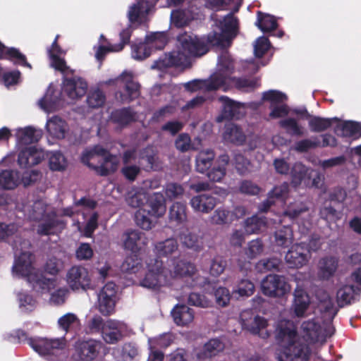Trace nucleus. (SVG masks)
<instances>
[{"instance_id":"f257e3e1","label":"nucleus","mask_w":361,"mask_h":361,"mask_svg":"<svg viewBox=\"0 0 361 361\" xmlns=\"http://www.w3.org/2000/svg\"><path fill=\"white\" fill-rule=\"evenodd\" d=\"M317 298L319 311L325 318L322 324V319L317 317L304 321L300 325L299 336L292 322L278 321L276 326V338L279 345L278 361H307L311 353L308 345H322L334 334L331 322L336 314V310L333 300L326 292L317 293Z\"/></svg>"},{"instance_id":"f03ea898","label":"nucleus","mask_w":361,"mask_h":361,"mask_svg":"<svg viewBox=\"0 0 361 361\" xmlns=\"http://www.w3.org/2000/svg\"><path fill=\"white\" fill-rule=\"evenodd\" d=\"M238 32V20L228 14L224 18H214L213 30L207 38V44L192 33L182 34V70L189 68L194 59L206 54L208 46L224 49L230 46Z\"/></svg>"},{"instance_id":"7ed1b4c3","label":"nucleus","mask_w":361,"mask_h":361,"mask_svg":"<svg viewBox=\"0 0 361 361\" xmlns=\"http://www.w3.org/2000/svg\"><path fill=\"white\" fill-rule=\"evenodd\" d=\"M32 220L40 223L37 232L40 235H51L61 232L66 226V221L60 219L54 208L49 209V204L40 200L35 201L30 214Z\"/></svg>"},{"instance_id":"20e7f679","label":"nucleus","mask_w":361,"mask_h":361,"mask_svg":"<svg viewBox=\"0 0 361 361\" xmlns=\"http://www.w3.org/2000/svg\"><path fill=\"white\" fill-rule=\"evenodd\" d=\"M80 161L101 176L114 173L117 170L118 164L117 157L99 145L83 151Z\"/></svg>"},{"instance_id":"39448f33","label":"nucleus","mask_w":361,"mask_h":361,"mask_svg":"<svg viewBox=\"0 0 361 361\" xmlns=\"http://www.w3.org/2000/svg\"><path fill=\"white\" fill-rule=\"evenodd\" d=\"M230 70L228 52L224 51L219 56L216 71L207 80H195L185 83L184 87L192 92L198 90L212 91L220 89L228 82V74Z\"/></svg>"},{"instance_id":"423d86ee","label":"nucleus","mask_w":361,"mask_h":361,"mask_svg":"<svg viewBox=\"0 0 361 361\" xmlns=\"http://www.w3.org/2000/svg\"><path fill=\"white\" fill-rule=\"evenodd\" d=\"M180 29V8L172 11L171 13V23L169 30L166 32H152L145 37L151 50H161L166 45L169 38H176L180 42V32L176 35L173 33V28Z\"/></svg>"},{"instance_id":"0eeeda50","label":"nucleus","mask_w":361,"mask_h":361,"mask_svg":"<svg viewBox=\"0 0 361 361\" xmlns=\"http://www.w3.org/2000/svg\"><path fill=\"white\" fill-rule=\"evenodd\" d=\"M240 320L243 329L250 333L259 335L263 338L269 337V332L266 329L268 325L267 321L264 317L255 314L252 310L243 311L240 315Z\"/></svg>"},{"instance_id":"6e6552de","label":"nucleus","mask_w":361,"mask_h":361,"mask_svg":"<svg viewBox=\"0 0 361 361\" xmlns=\"http://www.w3.org/2000/svg\"><path fill=\"white\" fill-rule=\"evenodd\" d=\"M262 290L267 296L281 298L290 293L291 286L284 276L269 274L262 281Z\"/></svg>"},{"instance_id":"1a4fd4ad","label":"nucleus","mask_w":361,"mask_h":361,"mask_svg":"<svg viewBox=\"0 0 361 361\" xmlns=\"http://www.w3.org/2000/svg\"><path fill=\"white\" fill-rule=\"evenodd\" d=\"M262 99L270 103L269 118H281L288 115L289 108L285 103L287 96L284 93L277 90H269L263 93Z\"/></svg>"},{"instance_id":"9d476101","label":"nucleus","mask_w":361,"mask_h":361,"mask_svg":"<svg viewBox=\"0 0 361 361\" xmlns=\"http://www.w3.org/2000/svg\"><path fill=\"white\" fill-rule=\"evenodd\" d=\"M117 286L114 282H108L98 295L99 311L104 316H109L115 312Z\"/></svg>"},{"instance_id":"9b49d317","label":"nucleus","mask_w":361,"mask_h":361,"mask_svg":"<svg viewBox=\"0 0 361 361\" xmlns=\"http://www.w3.org/2000/svg\"><path fill=\"white\" fill-rule=\"evenodd\" d=\"M124 83V91L116 93V99L121 103H130L140 95V85L133 80L131 73L123 72L118 78Z\"/></svg>"},{"instance_id":"f8f14e48","label":"nucleus","mask_w":361,"mask_h":361,"mask_svg":"<svg viewBox=\"0 0 361 361\" xmlns=\"http://www.w3.org/2000/svg\"><path fill=\"white\" fill-rule=\"evenodd\" d=\"M310 258V249L303 243L292 245L285 256V260L288 267L295 269L306 265Z\"/></svg>"},{"instance_id":"ddd939ff","label":"nucleus","mask_w":361,"mask_h":361,"mask_svg":"<svg viewBox=\"0 0 361 361\" xmlns=\"http://www.w3.org/2000/svg\"><path fill=\"white\" fill-rule=\"evenodd\" d=\"M66 281L73 290L89 289L91 279L86 268L82 266L72 267L66 274Z\"/></svg>"},{"instance_id":"4468645a","label":"nucleus","mask_w":361,"mask_h":361,"mask_svg":"<svg viewBox=\"0 0 361 361\" xmlns=\"http://www.w3.org/2000/svg\"><path fill=\"white\" fill-rule=\"evenodd\" d=\"M146 264L148 271L140 284L147 288L157 289L160 286L159 276L163 271V262L158 258L149 257Z\"/></svg>"},{"instance_id":"2eb2a0df","label":"nucleus","mask_w":361,"mask_h":361,"mask_svg":"<svg viewBox=\"0 0 361 361\" xmlns=\"http://www.w3.org/2000/svg\"><path fill=\"white\" fill-rule=\"evenodd\" d=\"M293 295L294 300L291 310L294 314L298 317L308 316L313 308L309 295L300 286H297Z\"/></svg>"},{"instance_id":"dca6fc26","label":"nucleus","mask_w":361,"mask_h":361,"mask_svg":"<svg viewBox=\"0 0 361 361\" xmlns=\"http://www.w3.org/2000/svg\"><path fill=\"white\" fill-rule=\"evenodd\" d=\"M47 152L35 146L25 147L18 156V163L21 168L28 169L40 164L46 157Z\"/></svg>"},{"instance_id":"f3484780","label":"nucleus","mask_w":361,"mask_h":361,"mask_svg":"<svg viewBox=\"0 0 361 361\" xmlns=\"http://www.w3.org/2000/svg\"><path fill=\"white\" fill-rule=\"evenodd\" d=\"M137 3L130 6L128 18L130 23L141 24L149 11L154 7L159 0H136Z\"/></svg>"},{"instance_id":"a211bd4d","label":"nucleus","mask_w":361,"mask_h":361,"mask_svg":"<svg viewBox=\"0 0 361 361\" xmlns=\"http://www.w3.org/2000/svg\"><path fill=\"white\" fill-rule=\"evenodd\" d=\"M63 91L71 99L83 97L87 90V82L80 77L65 78L63 80Z\"/></svg>"},{"instance_id":"6ab92c4d","label":"nucleus","mask_w":361,"mask_h":361,"mask_svg":"<svg viewBox=\"0 0 361 361\" xmlns=\"http://www.w3.org/2000/svg\"><path fill=\"white\" fill-rule=\"evenodd\" d=\"M101 348L100 341L89 339L78 342L75 353L80 360L92 361L98 356Z\"/></svg>"},{"instance_id":"aec40b11","label":"nucleus","mask_w":361,"mask_h":361,"mask_svg":"<svg viewBox=\"0 0 361 361\" xmlns=\"http://www.w3.org/2000/svg\"><path fill=\"white\" fill-rule=\"evenodd\" d=\"M29 345L37 353L41 355L54 354V350L64 348V343L60 339L30 338Z\"/></svg>"},{"instance_id":"412c9836","label":"nucleus","mask_w":361,"mask_h":361,"mask_svg":"<svg viewBox=\"0 0 361 361\" xmlns=\"http://www.w3.org/2000/svg\"><path fill=\"white\" fill-rule=\"evenodd\" d=\"M178 66H180V48L177 47L176 50L165 53L164 56L154 61L151 68L164 71L168 68Z\"/></svg>"},{"instance_id":"4be33fe9","label":"nucleus","mask_w":361,"mask_h":361,"mask_svg":"<svg viewBox=\"0 0 361 361\" xmlns=\"http://www.w3.org/2000/svg\"><path fill=\"white\" fill-rule=\"evenodd\" d=\"M25 278L32 286V289L41 293H49L56 286V280L54 279H48L42 274L32 272Z\"/></svg>"},{"instance_id":"5701e85b","label":"nucleus","mask_w":361,"mask_h":361,"mask_svg":"<svg viewBox=\"0 0 361 361\" xmlns=\"http://www.w3.org/2000/svg\"><path fill=\"white\" fill-rule=\"evenodd\" d=\"M228 61L231 65V70L228 74V82L224 87H221L226 91L230 86H234L240 90L244 91H249L259 86V82L256 79H247V78H231V75L233 70V61L231 59L230 55L228 54Z\"/></svg>"},{"instance_id":"b1692460","label":"nucleus","mask_w":361,"mask_h":361,"mask_svg":"<svg viewBox=\"0 0 361 361\" xmlns=\"http://www.w3.org/2000/svg\"><path fill=\"white\" fill-rule=\"evenodd\" d=\"M101 334L103 340L108 344H116L123 338L119 323L114 320L106 322Z\"/></svg>"},{"instance_id":"393cba45","label":"nucleus","mask_w":361,"mask_h":361,"mask_svg":"<svg viewBox=\"0 0 361 361\" xmlns=\"http://www.w3.org/2000/svg\"><path fill=\"white\" fill-rule=\"evenodd\" d=\"M222 106L223 116L226 118H238L244 114V105L237 103L227 97H221L219 99Z\"/></svg>"},{"instance_id":"a878e982","label":"nucleus","mask_w":361,"mask_h":361,"mask_svg":"<svg viewBox=\"0 0 361 361\" xmlns=\"http://www.w3.org/2000/svg\"><path fill=\"white\" fill-rule=\"evenodd\" d=\"M126 235V238L123 242L124 248L132 253H139L142 245L145 244V239H143L144 233L137 230H132L127 231Z\"/></svg>"},{"instance_id":"bb28decb","label":"nucleus","mask_w":361,"mask_h":361,"mask_svg":"<svg viewBox=\"0 0 361 361\" xmlns=\"http://www.w3.org/2000/svg\"><path fill=\"white\" fill-rule=\"evenodd\" d=\"M32 254L30 252H22L15 260L13 271L18 275L27 277L32 273Z\"/></svg>"},{"instance_id":"cd10ccee","label":"nucleus","mask_w":361,"mask_h":361,"mask_svg":"<svg viewBox=\"0 0 361 361\" xmlns=\"http://www.w3.org/2000/svg\"><path fill=\"white\" fill-rule=\"evenodd\" d=\"M0 59L15 60L14 63L20 66L31 68V65L27 61L26 56L14 47L7 48L0 41Z\"/></svg>"},{"instance_id":"c85d7f7f","label":"nucleus","mask_w":361,"mask_h":361,"mask_svg":"<svg viewBox=\"0 0 361 361\" xmlns=\"http://www.w3.org/2000/svg\"><path fill=\"white\" fill-rule=\"evenodd\" d=\"M361 126L359 123L352 121L339 122L335 128L337 135L356 139L361 135Z\"/></svg>"},{"instance_id":"c756f323","label":"nucleus","mask_w":361,"mask_h":361,"mask_svg":"<svg viewBox=\"0 0 361 361\" xmlns=\"http://www.w3.org/2000/svg\"><path fill=\"white\" fill-rule=\"evenodd\" d=\"M66 127V122L57 116H54L49 119L46 124V128L49 135L57 139L65 137Z\"/></svg>"},{"instance_id":"7c9ffc66","label":"nucleus","mask_w":361,"mask_h":361,"mask_svg":"<svg viewBox=\"0 0 361 361\" xmlns=\"http://www.w3.org/2000/svg\"><path fill=\"white\" fill-rule=\"evenodd\" d=\"M190 204L195 211L208 213L214 209L216 204V200L212 196L201 195L192 197Z\"/></svg>"},{"instance_id":"2f4dec72","label":"nucleus","mask_w":361,"mask_h":361,"mask_svg":"<svg viewBox=\"0 0 361 361\" xmlns=\"http://www.w3.org/2000/svg\"><path fill=\"white\" fill-rule=\"evenodd\" d=\"M288 192V185L286 183L274 188V189L269 193L268 199L259 207L262 212L266 211L271 204H274V199L283 203Z\"/></svg>"},{"instance_id":"473e14b6","label":"nucleus","mask_w":361,"mask_h":361,"mask_svg":"<svg viewBox=\"0 0 361 361\" xmlns=\"http://www.w3.org/2000/svg\"><path fill=\"white\" fill-rule=\"evenodd\" d=\"M312 173L313 170L307 169L301 163L295 164L290 172L293 184L298 185L304 182L306 185H310L309 176Z\"/></svg>"},{"instance_id":"72a5a7b5","label":"nucleus","mask_w":361,"mask_h":361,"mask_svg":"<svg viewBox=\"0 0 361 361\" xmlns=\"http://www.w3.org/2000/svg\"><path fill=\"white\" fill-rule=\"evenodd\" d=\"M149 206L150 209L149 212L152 216L156 218L162 216L166 210V200L163 194L160 192H155L149 199Z\"/></svg>"},{"instance_id":"f704fd0d","label":"nucleus","mask_w":361,"mask_h":361,"mask_svg":"<svg viewBox=\"0 0 361 361\" xmlns=\"http://www.w3.org/2000/svg\"><path fill=\"white\" fill-rule=\"evenodd\" d=\"M223 138L227 142L241 145L245 140V135L240 128L235 124L230 123L225 127Z\"/></svg>"},{"instance_id":"c9c22d12","label":"nucleus","mask_w":361,"mask_h":361,"mask_svg":"<svg viewBox=\"0 0 361 361\" xmlns=\"http://www.w3.org/2000/svg\"><path fill=\"white\" fill-rule=\"evenodd\" d=\"M111 120L121 126H126L135 121V113L130 107L116 109L111 114Z\"/></svg>"},{"instance_id":"e433bc0d","label":"nucleus","mask_w":361,"mask_h":361,"mask_svg":"<svg viewBox=\"0 0 361 361\" xmlns=\"http://www.w3.org/2000/svg\"><path fill=\"white\" fill-rule=\"evenodd\" d=\"M338 262L334 257L324 258L318 264V276L322 279H328L336 272Z\"/></svg>"},{"instance_id":"4c0bfd02","label":"nucleus","mask_w":361,"mask_h":361,"mask_svg":"<svg viewBox=\"0 0 361 361\" xmlns=\"http://www.w3.org/2000/svg\"><path fill=\"white\" fill-rule=\"evenodd\" d=\"M139 164L143 166L146 171H157L160 168L158 157L152 149H143L140 155Z\"/></svg>"},{"instance_id":"58836bf2","label":"nucleus","mask_w":361,"mask_h":361,"mask_svg":"<svg viewBox=\"0 0 361 361\" xmlns=\"http://www.w3.org/2000/svg\"><path fill=\"white\" fill-rule=\"evenodd\" d=\"M178 247V243L174 238H168L164 241L159 242L155 245L154 249L157 256L153 258L160 259L161 257H166L176 251Z\"/></svg>"},{"instance_id":"ea45409f","label":"nucleus","mask_w":361,"mask_h":361,"mask_svg":"<svg viewBox=\"0 0 361 361\" xmlns=\"http://www.w3.org/2000/svg\"><path fill=\"white\" fill-rule=\"evenodd\" d=\"M255 25L263 32H269L276 29L278 24L274 16L259 11Z\"/></svg>"},{"instance_id":"a19ab883","label":"nucleus","mask_w":361,"mask_h":361,"mask_svg":"<svg viewBox=\"0 0 361 361\" xmlns=\"http://www.w3.org/2000/svg\"><path fill=\"white\" fill-rule=\"evenodd\" d=\"M214 153L209 149L200 151L196 158V169L200 173H204L212 166Z\"/></svg>"},{"instance_id":"79ce46f5","label":"nucleus","mask_w":361,"mask_h":361,"mask_svg":"<svg viewBox=\"0 0 361 361\" xmlns=\"http://www.w3.org/2000/svg\"><path fill=\"white\" fill-rule=\"evenodd\" d=\"M229 158L226 154L220 156L218 159V166H214L208 173V178L214 182H219L226 174V166L228 164Z\"/></svg>"},{"instance_id":"37998d69","label":"nucleus","mask_w":361,"mask_h":361,"mask_svg":"<svg viewBox=\"0 0 361 361\" xmlns=\"http://www.w3.org/2000/svg\"><path fill=\"white\" fill-rule=\"evenodd\" d=\"M45 158L49 159V166L51 171H62L67 166V161L64 155L58 151L47 152Z\"/></svg>"},{"instance_id":"c03bdc74","label":"nucleus","mask_w":361,"mask_h":361,"mask_svg":"<svg viewBox=\"0 0 361 361\" xmlns=\"http://www.w3.org/2000/svg\"><path fill=\"white\" fill-rule=\"evenodd\" d=\"M224 348V343L219 339H211L209 341L203 348V351L201 353L197 354V357L200 359H204L207 357H211L215 356L219 352L222 351Z\"/></svg>"},{"instance_id":"a18cd8bd","label":"nucleus","mask_w":361,"mask_h":361,"mask_svg":"<svg viewBox=\"0 0 361 361\" xmlns=\"http://www.w3.org/2000/svg\"><path fill=\"white\" fill-rule=\"evenodd\" d=\"M267 221L263 218L253 216L245 221V232L247 234H252L264 231L267 228Z\"/></svg>"},{"instance_id":"49530a36","label":"nucleus","mask_w":361,"mask_h":361,"mask_svg":"<svg viewBox=\"0 0 361 361\" xmlns=\"http://www.w3.org/2000/svg\"><path fill=\"white\" fill-rule=\"evenodd\" d=\"M233 221L231 211L223 207L216 209L211 216V222L215 225H229Z\"/></svg>"},{"instance_id":"de8ad7c7","label":"nucleus","mask_w":361,"mask_h":361,"mask_svg":"<svg viewBox=\"0 0 361 361\" xmlns=\"http://www.w3.org/2000/svg\"><path fill=\"white\" fill-rule=\"evenodd\" d=\"M357 288L353 285L342 286L337 291V300L340 305L350 303L356 293Z\"/></svg>"},{"instance_id":"09e8293b","label":"nucleus","mask_w":361,"mask_h":361,"mask_svg":"<svg viewBox=\"0 0 361 361\" xmlns=\"http://www.w3.org/2000/svg\"><path fill=\"white\" fill-rule=\"evenodd\" d=\"M279 125L290 135L302 136L305 133L304 127L300 126L295 118H288L282 119L279 121Z\"/></svg>"},{"instance_id":"8fccbe9b","label":"nucleus","mask_w":361,"mask_h":361,"mask_svg":"<svg viewBox=\"0 0 361 361\" xmlns=\"http://www.w3.org/2000/svg\"><path fill=\"white\" fill-rule=\"evenodd\" d=\"M87 104L92 109L102 107L106 102V95L104 92L97 88L90 90L87 96Z\"/></svg>"},{"instance_id":"3c124183","label":"nucleus","mask_w":361,"mask_h":361,"mask_svg":"<svg viewBox=\"0 0 361 361\" xmlns=\"http://www.w3.org/2000/svg\"><path fill=\"white\" fill-rule=\"evenodd\" d=\"M336 118H325L319 116H310L308 121L309 127L312 132H322L329 128L333 121Z\"/></svg>"},{"instance_id":"603ef678","label":"nucleus","mask_w":361,"mask_h":361,"mask_svg":"<svg viewBox=\"0 0 361 361\" xmlns=\"http://www.w3.org/2000/svg\"><path fill=\"white\" fill-rule=\"evenodd\" d=\"M182 282L184 281L188 286L198 284V278L196 269L193 264L185 263L182 264Z\"/></svg>"},{"instance_id":"864d4df0","label":"nucleus","mask_w":361,"mask_h":361,"mask_svg":"<svg viewBox=\"0 0 361 361\" xmlns=\"http://www.w3.org/2000/svg\"><path fill=\"white\" fill-rule=\"evenodd\" d=\"M19 134L21 142L25 144L37 142L42 137L41 131H38L31 126L20 129Z\"/></svg>"},{"instance_id":"5fc2aeb1","label":"nucleus","mask_w":361,"mask_h":361,"mask_svg":"<svg viewBox=\"0 0 361 361\" xmlns=\"http://www.w3.org/2000/svg\"><path fill=\"white\" fill-rule=\"evenodd\" d=\"M16 173L11 170H4L0 173V188L5 190L14 189L18 185Z\"/></svg>"},{"instance_id":"6e6d98bb","label":"nucleus","mask_w":361,"mask_h":361,"mask_svg":"<svg viewBox=\"0 0 361 361\" xmlns=\"http://www.w3.org/2000/svg\"><path fill=\"white\" fill-rule=\"evenodd\" d=\"M151 54V47L146 39L145 42L135 44L132 46V55L137 60H144L149 57Z\"/></svg>"},{"instance_id":"4d7b16f0","label":"nucleus","mask_w":361,"mask_h":361,"mask_svg":"<svg viewBox=\"0 0 361 361\" xmlns=\"http://www.w3.org/2000/svg\"><path fill=\"white\" fill-rule=\"evenodd\" d=\"M276 243L279 246L286 247L292 243L293 231L288 226L277 231L275 233Z\"/></svg>"},{"instance_id":"13d9d810","label":"nucleus","mask_w":361,"mask_h":361,"mask_svg":"<svg viewBox=\"0 0 361 361\" xmlns=\"http://www.w3.org/2000/svg\"><path fill=\"white\" fill-rule=\"evenodd\" d=\"M151 214L149 211L139 209L135 214V221L137 226L144 230L152 228L153 223L149 218Z\"/></svg>"},{"instance_id":"bf43d9fd","label":"nucleus","mask_w":361,"mask_h":361,"mask_svg":"<svg viewBox=\"0 0 361 361\" xmlns=\"http://www.w3.org/2000/svg\"><path fill=\"white\" fill-rule=\"evenodd\" d=\"M319 137L313 136L307 139L301 140L296 142L294 145L293 149L295 151L303 152L309 149L318 147Z\"/></svg>"},{"instance_id":"052dcab7","label":"nucleus","mask_w":361,"mask_h":361,"mask_svg":"<svg viewBox=\"0 0 361 361\" xmlns=\"http://www.w3.org/2000/svg\"><path fill=\"white\" fill-rule=\"evenodd\" d=\"M188 302L190 305L202 308L209 307L212 305V301L206 296L195 293H192L189 295Z\"/></svg>"},{"instance_id":"680f3d73","label":"nucleus","mask_w":361,"mask_h":361,"mask_svg":"<svg viewBox=\"0 0 361 361\" xmlns=\"http://www.w3.org/2000/svg\"><path fill=\"white\" fill-rule=\"evenodd\" d=\"M271 44L267 37L264 36L257 38L254 44V51L257 57H262L270 48Z\"/></svg>"},{"instance_id":"e2e57ef3","label":"nucleus","mask_w":361,"mask_h":361,"mask_svg":"<svg viewBox=\"0 0 361 361\" xmlns=\"http://www.w3.org/2000/svg\"><path fill=\"white\" fill-rule=\"evenodd\" d=\"M281 264V261L278 258H271L262 259L257 262L256 267L259 271H271L278 269Z\"/></svg>"},{"instance_id":"0e129e2a","label":"nucleus","mask_w":361,"mask_h":361,"mask_svg":"<svg viewBox=\"0 0 361 361\" xmlns=\"http://www.w3.org/2000/svg\"><path fill=\"white\" fill-rule=\"evenodd\" d=\"M216 302L219 306L225 307L230 301L231 295L229 290L224 287H219L214 290Z\"/></svg>"},{"instance_id":"69168bd1","label":"nucleus","mask_w":361,"mask_h":361,"mask_svg":"<svg viewBox=\"0 0 361 361\" xmlns=\"http://www.w3.org/2000/svg\"><path fill=\"white\" fill-rule=\"evenodd\" d=\"M63 268V262L56 257L49 258L44 266V270L47 273L55 276L57 275Z\"/></svg>"},{"instance_id":"338daca9","label":"nucleus","mask_w":361,"mask_h":361,"mask_svg":"<svg viewBox=\"0 0 361 361\" xmlns=\"http://www.w3.org/2000/svg\"><path fill=\"white\" fill-rule=\"evenodd\" d=\"M140 171V167L136 165H127L121 170V173L125 179L131 183L136 180Z\"/></svg>"},{"instance_id":"774afa93","label":"nucleus","mask_w":361,"mask_h":361,"mask_svg":"<svg viewBox=\"0 0 361 361\" xmlns=\"http://www.w3.org/2000/svg\"><path fill=\"white\" fill-rule=\"evenodd\" d=\"M254 284L247 280H242L238 285L234 293H238L241 297H248L253 294Z\"/></svg>"}]
</instances>
